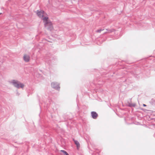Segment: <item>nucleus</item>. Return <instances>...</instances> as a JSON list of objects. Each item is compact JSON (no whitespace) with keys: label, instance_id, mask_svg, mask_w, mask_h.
I'll return each mask as SVG.
<instances>
[{"label":"nucleus","instance_id":"obj_1","mask_svg":"<svg viewBox=\"0 0 155 155\" xmlns=\"http://www.w3.org/2000/svg\"><path fill=\"white\" fill-rule=\"evenodd\" d=\"M45 27L48 30L51 31L53 29V27L51 22L49 20L48 17H45L43 18Z\"/></svg>","mask_w":155,"mask_h":155},{"label":"nucleus","instance_id":"obj_2","mask_svg":"<svg viewBox=\"0 0 155 155\" xmlns=\"http://www.w3.org/2000/svg\"><path fill=\"white\" fill-rule=\"evenodd\" d=\"M11 83L15 87L17 88H23L24 86V84L16 80H13L12 81Z\"/></svg>","mask_w":155,"mask_h":155},{"label":"nucleus","instance_id":"obj_3","mask_svg":"<svg viewBox=\"0 0 155 155\" xmlns=\"http://www.w3.org/2000/svg\"><path fill=\"white\" fill-rule=\"evenodd\" d=\"M37 14L39 17L42 18V19L44 17H48L47 14L45 13L43 11H38Z\"/></svg>","mask_w":155,"mask_h":155},{"label":"nucleus","instance_id":"obj_4","mask_svg":"<svg viewBox=\"0 0 155 155\" xmlns=\"http://www.w3.org/2000/svg\"><path fill=\"white\" fill-rule=\"evenodd\" d=\"M51 85L53 87L55 88L57 90H58L60 88L59 85L57 83L52 82L51 84Z\"/></svg>","mask_w":155,"mask_h":155},{"label":"nucleus","instance_id":"obj_5","mask_svg":"<svg viewBox=\"0 0 155 155\" xmlns=\"http://www.w3.org/2000/svg\"><path fill=\"white\" fill-rule=\"evenodd\" d=\"M91 115L92 116V117L94 119H96L97 117V114L95 112H92L91 113Z\"/></svg>","mask_w":155,"mask_h":155},{"label":"nucleus","instance_id":"obj_6","mask_svg":"<svg viewBox=\"0 0 155 155\" xmlns=\"http://www.w3.org/2000/svg\"><path fill=\"white\" fill-rule=\"evenodd\" d=\"M75 144L76 145L78 150L80 147V144L76 140L73 139Z\"/></svg>","mask_w":155,"mask_h":155},{"label":"nucleus","instance_id":"obj_7","mask_svg":"<svg viewBox=\"0 0 155 155\" xmlns=\"http://www.w3.org/2000/svg\"><path fill=\"white\" fill-rule=\"evenodd\" d=\"M61 151L66 155H69L67 152L64 150H61Z\"/></svg>","mask_w":155,"mask_h":155},{"label":"nucleus","instance_id":"obj_8","mask_svg":"<svg viewBox=\"0 0 155 155\" xmlns=\"http://www.w3.org/2000/svg\"><path fill=\"white\" fill-rule=\"evenodd\" d=\"M24 61L26 62H28L29 61V59H24Z\"/></svg>","mask_w":155,"mask_h":155},{"label":"nucleus","instance_id":"obj_9","mask_svg":"<svg viewBox=\"0 0 155 155\" xmlns=\"http://www.w3.org/2000/svg\"><path fill=\"white\" fill-rule=\"evenodd\" d=\"M29 57V56L27 55H25L24 56V58H28Z\"/></svg>","mask_w":155,"mask_h":155},{"label":"nucleus","instance_id":"obj_10","mask_svg":"<svg viewBox=\"0 0 155 155\" xmlns=\"http://www.w3.org/2000/svg\"><path fill=\"white\" fill-rule=\"evenodd\" d=\"M102 31L101 29H99L96 31V32L98 33H100Z\"/></svg>","mask_w":155,"mask_h":155},{"label":"nucleus","instance_id":"obj_11","mask_svg":"<svg viewBox=\"0 0 155 155\" xmlns=\"http://www.w3.org/2000/svg\"><path fill=\"white\" fill-rule=\"evenodd\" d=\"M143 106H146V105L145 104H143Z\"/></svg>","mask_w":155,"mask_h":155},{"label":"nucleus","instance_id":"obj_12","mask_svg":"<svg viewBox=\"0 0 155 155\" xmlns=\"http://www.w3.org/2000/svg\"><path fill=\"white\" fill-rule=\"evenodd\" d=\"M2 14V13H0V15L1 14Z\"/></svg>","mask_w":155,"mask_h":155}]
</instances>
